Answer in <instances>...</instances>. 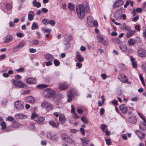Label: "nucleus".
I'll list each match as a JSON object with an SVG mask.
<instances>
[{
    "mask_svg": "<svg viewBox=\"0 0 146 146\" xmlns=\"http://www.w3.org/2000/svg\"><path fill=\"white\" fill-rule=\"evenodd\" d=\"M118 78L122 82L126 83L128 79L126 76L123 74H120L118 76Z\"/></svg>",
    "mask_w": 146,
    "mask_h": 146,
    "instance_id": "obj_9",
    "label": "nucleus"
},
{
    "mask_svg": "<svg viewBox=\"0 0 146 146\" xmlns=\"http://www.w3.org/2000/svg\"><path fill=\"white\" fill-rule=\"evenodd\" d=\"M53 134L50 133H48L47 134L46 137L49 139H51L52 136L53 135Z\"/></svg>",
    "mask_w": 146,
    "mask_h": 146,
    "instance_id": "obj_57",
    "label": "nucleus"
},
{
    "mask_svg": "<svg viewBox=\"0 0 146 146\" xmlns=\"http://www.w3.org/2000/svg\"><path fill=\"white\" fill-rule=\"evenodd\" d=\"M14 118L13 117L11 116H9L7 118L6 121H11L14 120Z\"/></svg>",
    "mask_w": 146,
    "mask_h": 146,
    "instance_id": "obj_51",
    "label": "nucleus"
},
{
    "mask_svg": "<svg viewBox=\"0 0 146 146\" xmlns=\"http://www.w3.org/2000/svg\"><path fill=\"white\" fill-rule=\"evenodd\" d=\"M119 108L120 110L123 113H125L127 112V108L124 104L121 105L119 107Z\"/></svg>",
    "mask_w": 146,
    "mask_h": 146,
    "instance_id": "obj_16",
    "label": "nucleus"
},
{
    "mask_svg": "<svg viewBox=\"0 0 146 146\" xmlns=\"http://www.w3.org/2000/svg\"><path fill=\"white\" fill-rule=\"evenodd\" d=\"M76 11L78 17L80 19H82L84 17L85 12H90L89 5L86 3H84L83 5H77L76 6Z\"/></svg>",
    "mask_w": 146,
    "mask_h": 146,
    "instance_id": "obj_1",
    "label": "nucleus"
},
{
    "mask_svg": "<svg viewBox=\"0 0 146 146\" xmlns=\"http://www.w3.org/2000/svg\"><path fill=\"white\" fill-rule=\"evenodd\" d=\"M42 108L45 109L47 111H49L53 109L52 106L49 102L46 101L43 102L41 104Z\"/></svg>",
    "mask_w": 146,
    "mask_h": 146,
    "instance_id": "obj_5",
    "label": "nucleus"
},
{
    "mask_svg": "<svg viewBox=\"0 0 146 146\" xmlns=\"http://www.w3.org/2000/svg\"><path fill=\"white\" fill-rule=\"evenodd\" d=\"M106 125L104 124H102L101 125V129L103 131H104V129H105L106 127Z\"/></svg>",
    "mask_w": 146,
    "mask_h": 146,
    "instance_id": "obj_56",
    "label": "nucleus"
},
{
    "mask_svg": "<svg viewBox=\"0 0 146 146\" xmlns=\"http://www.w3.org/2000/svg\"><path fill=\"white\" fill-rule=\"evenodd\" d=\"M15 107L17 110L21 111L24 108V103L20 100H17L14 103Z\"/></svg>",
    "mask_w": 146,
    "mask_h": 146,
    "instance_id": "obj_6",
    "label": "nucleus"
},
{
    "mask_svg": "<svg viewBox=\"0 0 146 146\" xmlns=\"http://www.w3.org/2000/svg\"><path fill=\"white\" fill-rule=\"evenodd\" d=\"M43 30L46 33H51L52 30L50 29H44Z\"/></svg>",
    "mask_w": 146,
    "mask_h": 146,
    "instance_id": "obj_53",
    "label": "nucleus"
},
{
    "mask_svg": "<svg viewBox=\"0 0 146 146\" xmlns=\"http://www.w3.org/2000/svg\"><path fill=\"white\" fill-rule=\"evenodd\" d=\"M27 100L28 102L30 103L33 104L35 102V100L34 98L31 96L28 97Z\"/></svg>",
    "mask_w": 146,
    "mask_h": 146,
    "instance_id": "obj_25",
    "label": "nucleus"
},
{
    "mask_svg": "<svg viewBox=\"0 0 146 146\" xmlns=\"http://www.w3.org/2000/svg\"><path fill=\"white\" fill-rule=\"evenodd\" d=\"M143 35L145 38H146V28H144L143 29Z\"/></svg>",
    "mask_w": 146,
    "mask_h": 146,
    "instance_id": "obj_62",
    "label": "nucleus"
},
{
    "mask_svg": "<svg viewBox=\"0 0 146 146\" xmlns=\"http://www.w3.org/2000/svg\"><path fill=\"white\" fill-rule=\"evenodd\" d=\"M68 85L66 83H63L60 84L59 86V88L60 90H65L67 88Z\"/></svg>",
    "mask_w": 146,
    "mask_h": 146,
    "instance_id": "obj_18",
    "label": "nucleus"
},
{
    "mask_svg": "<svg viewBox=\"0 0 146 146\" xmlns=\"http://www.w3.org/2000/svg\"><path fill=\"white\" fill-rule=\"evenodd\" d=\"M49 124L54 127H58V124L56 123L53 121H50L49 122Z\"/></svg>",
    "mask_w": 146,
    "mask_h": 146,
    "instance_id": "obj_38",
    "label": "nucleus"
},
{
    "mask_svg": "<svg viewBox=\"0 0 146 146\" xmlns=\"http://www.w3.org/2000/svg\"><path fill=\"white\" fill-rule=\"evenodd\" d=\"M0 125L2 127L1 129L4 130L6 128V123L4 121H3L0 123Z\"/></svg>",
    "mask_w": 146,
    "mask_h": 146,
    "instance_id": "obj_41",
    "label": "nucleus"
},
{
    "mask_svg": "<svg viewBox=\"0 0 146 146\" xmlns=\"http://www.w3.org/2000/svg\"><path fill=\"white\" fill-rule=\"evenodd\" d=\"M129 31V32L127 33L126 36L127 38L131 37L135 32V30H130Z\"/></svg>",
    "mask_w": 146,
    "mask_h": 146,
    "instance_id": "obj_26",
    "label": "nucleus"
},
{
    "mask_svg": "<svg viewBox=\"0 0 146 146\" xmlns=\"http://www.w3.org/2000/svg\"><path fill=\"white\" fill-rule=\"evenodd\" d=\"M76 56L77 59L79 62H82L84 60V58L78 52H77L76 53Z\"/></svg>",
    "mask_w": 146,
    "mask_h": 146,
    "instance_id": "obj_15",
    "label": "nucleus"
},
{
    "mask_svg": "<svg viewBox=\"0 0 146 146\" xmlns=\"http://www.w3.org/2000/svg\"><path fill=\"white\" fill-rule=\"evenodd\" d=\"M87 23L89 26L91 27H92L94 26H98V23L97 21H94L93 20L90 21H89L88 22H87Z\"/></svg>",
    "mask_w": 146,
    "mask_h": 146,
    "instance_id": "obj_23",
    "label": "nucleus"
},
{
    "mask_svg": "<svg viewBox=\"0 0 146 146\" xmlns=\"http://www.w3.org/2000/svg\"><path fill=\"white\" fill-rule=\"evenodd\" d=\"M101 43L104 45L107 46L108 44V40L106 38H105Z\"/></svg>",
    "mask_w": 146,
    "mask_h": 146,
    "instance_id": "obj_45",
    "label": "nucleus"
},
{
    "mask_svg": "<svg viewBox=\"0 0 146 146\" xmlns=\"http://www.w3.org/2000/svg\"><path fill=\"white\" fill-rule=\"evenodd\" d=\"M97 38L98 41L101 43L103 41L105 38L102 35H98L97 36Z\"/></svg>",
    "mask_w": 146,
    "mask_h": 146,
    "instance_id": "obj_36",
    "label": "nucleus"
},
{
    "mask_svg": "<svg viewBox=\"0 0 146 146\" xmlns=\"http://www.w3.org/2000/svg\"><path fill=\"white\" fill-rule=\"evenodd\" d=\"M20 125V124L19 123L16 122L13 125V127L15 128H17Z\"/></svg>",
    "mask_w": 146,
    "mask_h": 146,
    "instance_id": "obj_58",
    "label": "nucleus"
},
{
    "mask_svg": "<svg viewBox=\"0 0 146 146\" xmlns=\"http://www.w3.org/2000/svg\"><path fill=\"white\" fill-rule=\"evenodd\" d=\"M15 117L16 119H22L23 118L26 117L27 116L21 113H16L15 115Z\"/></svg>",
    "mask_w": 146,
    "mask_h": 146,
    "instance_id": "obj_21",
    "label": "nucleus"
},
{
    "mask_svg": "<svg viewBox=\"0 0 146 146\" xmlns=\"http://www.w3.org/2000/svg\"><path fill=\"white\" fill-rule=\"evenodd\" d=\"M68 8L71 11H73L74 8V5L71 3H69L68 4Z\"/></svg>",
    "mask_w": 146,
    "mask_h": 146,
    "instance_id": "obj_43",
    "label": "nucleus"
},
{
    "mask_svg": "<svg viewBox=\"0 0 146 146\" xmlns=\"http://www.w3.org/2000/svg\"><path fill=\"white\" fill-rule=\"evenodd\" d=\"M29 51L31 53H35L36 52V50L33 48H30L29 49Z\"/></svg>",
    "mask_w": 146,
    "mask_h": 146,
    "instance_id": "obj_60",
    "label": "nucleus"
},
{
    "mask_svg": "<svg viewBox=\"0 0 146 146\" xmlns=\"http://www.w3.org/2000/svg\"><path fill=\"white\" fill-rule=\"evenodd\" d=\"M101 77L102 78L103 80L105 79L107 77V75H106V74H101Z\"/></svg>",
    "mask_w": 146,
    "mask_h": 146,
    "instance_id": "obj_61",
    "label": "nucleus"
},
{
    "mask_svg": "<svg viewBox=\"0 0 146 146\" xmlns=\"http://www.w3.org/2000/svg\"><path fill=\"white\" fill-rule=\"evenodd\" d=\"M131 61L132 62V65L134 68H136L137 67V65L136 62L135 61V60L134 58L131 57L130 58Z\"/></svg>",
    "mask_w": 146,
    "mask_h": 146,
    "instance_id": "obj_29",
    "label": "nucleus"
},
{
    "mask_svg": "<svg viewBox=\"0 0 146 146\" xmlns=\"http://www.w3.org/2000/svg\"><path fill=\"white\" fill-rule=\"evenodd\" d=\"M120 48L122 51L125 52L127 51V47L126 45H122L119 46Z\"/></svg>",
    "mask_w": 146,
    "mask_h": 146,
    "instance_id": "obj_31",
    "label": "nucleus"
},
{
    "mask_svg": "<svg viewBox=\"0 0 146 146\" xmlns=\"http://www.w3.org/2000/svg\"><path fill=\"white\" fill-rule=\"evenodd\" d=\"M136 40L133 38H130L128 41V43L129 45H133L135 43Z\"/></svg>",
    "mask_w": 146,
    "mask_h": 146,
    "instance_id": "obj_30",
    "label": "nucleus"
},
{
    "mask_svg": "<svg viewBox=\"0 0 146 146\" xmlns=\"http://www.w3.org/2000/svg\"><path fill=\"white\" fill-rule=\"evenodd\" d=\"M32 43L33 45H37L39 43V42L37 40H34L32 41Z\"/></svg>",
    "mask_w": 146,
    "mask_h": 146,
    "instance_id": "obj_50",
    "label": "nucleus"
},
{
    "mask_svg": "<svg viewBox=\"0 0 146 146\" xmlns=\"http://www.w3.org/2000/svg\"><path fill=\"white\" fill-rule=\"evenodd\" d=\"M26 82L29 84H34L36 83V81L35 78H29L26 80Z\"/></svg>",
    "mask_w": 146,
    "mask_h": 146,
    "instance_id": "obj_12",
    "label": "nucleus"
},
{
    "mask_svg": "<svg viewBox=\"0 0 146 146\" xmlns=\"http://www.w3.org/2000/svg\"><path fill=\"white\" fill-rule=\"evenodd\" d=\"M53 135H52L51 139L53 140H56L58 139V136L57 135L53 134Z\"/></svg>",
    "mask_w": 146,
    "mask_h": 146,
    "instance_id": "obj_46",
    "label": "nucleus"
},
{
    "mask_svg": "<svg viewBox=\"0 0 146 146\" xmlns=\"http://www.w3.org/2000/svg\"><path fill=\"white\" fill-rule=\"evenodd\" d=\"M33 4L35 7L37 8L40 7L41 6L40 3L39 2H37L36 0H34L33 1Z\"/></svg>",
    "mask_w": 146,
    "mask_h": 146,
    "instance_id": "obj_27",
    "label": "nucleus"
},
{
    "mask_svg": "<svg viewBox=\"0 0 146 146\" xmlns=\"http://www.w3.org/2000/svg\"><path fill=\"white\" fill-rule=\"evenodd\" d=\"M25 43L23 42H22L19 44L17 46L14 47V49H15L16 48H22L24 45Z\"/></svg>",
    "mask_w": 146,
    "mask_h": 146,
    "instance_id": "obj_40",
    "label": "nucleus"
},
{
    "mask_svg": "<svg viewBox=\"0 0 146 146\" xmlns=\"http://www.w3.org/2000/svg\"><path fill=\"white\" fill-rule=\"evenodd\" d=\"M136 134L139 137L140 139H141L143 138L145 135V134L142 133L141 131L137 130L136 131Z\"/></svg>",
    "mask_w": 146,
    "mask_h": 146,
    "instance_id": "obj_22",
    "label": "nucleus"
},
{
    "mask_svg": "<svg viewBox=\"0 0 146 146\" xmlns=\"http://www.w3.org/2000/svg\"><path fill=\"white\" fill-rule=\"evenodd\" d=\"M75 90L73 89H71L69 92V94L68 95L67 102H70L72 101V98L73 97V94Z\"/></svg>",
    "mask_w": 146,
    "mask_h": 146,
    "instance_id": "obj_10",
    "label": "nucleus"
},
{
    "mask_svg": "<svg viewBox=\"0 0 146 146\" xmlns=\"http://www.w3.org/2000/svg\"><path fill=\"white\" fill-rule=\"evenodd\" d=\"M46 65L47 66H51L52 64V63L51 62V61H47L46 62Z\"/></svg>",
    "mask_w": 146,
    "mask_h": 146,
    "instance_id": "obj_59",
    "label": "nucleus"
},
{
    "mask_svg": "<svg viewBox=\"0 0 146 146\" xmlns=\"http://www.w3.org/2000/svg\"><path fill=\"white\" fill-rule=\"evenodd\" d=\"M17 36L18 37L21 38L24 36V35L22 33H18L17 34Z\"/></svg>",
    "mask_w": 146,
    "mask_h": 146,
    "instance_id": "obj_63",
    "label": "nucleus"
},
{
    "mask_svg": "<svg viewBox=\"0 0 146 146\" xmlns=\"http://www.w3.org/2000/svg\"><path fill=\"white\" fill-rule=\"evenodd\" d=\"M45 120L44 117L38 116L36 121L42 122Z\"/></svg>",
    "mask_w": 146,
    "mask_h": 146,
    "instance_id": "obj_42",
    "label": "nucleus"
},
{
    "mask_svg": "<svg viewBox=\"0 0 146 146\" xmlns=\"http://www.w3.org/2000/svg\"><path fill=\"white\" fill-rule=\"evenodd\" d=\"M123 0H118L116 1L113 4V8L115 9L123 5Z\"/></svg>",
    "mask_w": 146,
    "mask_h": 146,
    "instance_id": "obj_8",
    "label": "nucleus"
},
{
    "mask_svg": "<svg viewBox=\"0 0 146 146\" xmlns=\"http://www.w3.org/2000/svg\"><path fill=\"white\" fill-rule=\"evenodd\" d=\"M105 141H106V144L108 145H111V142L110 139H106Z\"/></svg>",
    "mask_w": 146,
    "mask_h": 146,
    "instance_id": "obj_54",
    "label": "nucleus"
},
{
    "mask_svg": "<svg viewBox=\"0 0 146 146\" xmlns=\"http://www.w3.org/2000/svg\"><path fill=\"white\" fill-rule=\"evenodd\" d=\"M12 82L15 86L19 88H26L27 87V85L21 81L15 80H13Z\"/></svg>",
    "mask_w": 146,
    "mask_h": 146,
    "instance_id": "obj_4",
    "label": "nucleus"
},
{
    "mask_svg": "<svg viewBox=\"0 0 146 146\" xmlns=\"http://www.w3.org/2000/svg\"><path fill=\"white\" fill-rule=\"evenodd\" d=\"M122 26L123 29L127 31H129L131 30L130 27L129 26L126 25L125 23H123Z\"/></svg>",
    "mask_w": 146,
    "mask_h": 146,
    "instance_id": "obj_28",
    "label": "nucleus"
},
{
    "mask_svg": "<svg viewBox=\"0 0 146 146\" xmlns=\"http://www.w3.org/2000/svg\"><path fill=\"white\" fill-rule=\"evenodd\" d=\"M112 40L113 42L117 44H120L121 43V41L118 38H113L112 39Z\"/></svg>",
    "mask_w": 146,
    "mask_h": 146,
    "instance_id": "obj_39",
    "label": "nucleus"
},
{
    "mask_svg": "<svg viewBox=\"0 0 146 146\" xmlns=\"http://www.w3.org/2000/svg\"><path fill=\"white\" fill-rule=\"evenodd\" d=\"M140 129L142 131L145 130L146 129V121L144 120L143 121L141 122L139 125Z\"/></svg>",
    "mask_w": 146,
    "mask_h": 146,
    "instance_id": "obj_13",
    "label": "nucleus"
},
{
    "mask_svg": "<svg viewBox=\"0 0 146 146\" xmlns=\"http://www.w3.org/2000/svg\"><path fill=\"white\" fill-rule=\"evenodd\" d=\"M38 25L35 22H33L31 27V29L33 30H34L36 29H38Z\"/></svg>",
    "mask_w": 146,
    "mask_h": 146,
    "instance_id": "obj_34",
    "label": "nucleus"
},
{
    "mask_svg": "<svg viewBox=\"0 0 146 146\" xmlns=\"http://www.w3.org/2000/svg\"><path fill=\"white\" fill-rule=\"evenodd\" d=\"M120 11L118 10H116L114 13L113 16L116 19H119L121 17Z\"/></svg>",
    "mask_w": 146,
    "mask_h": 146,
    "instance_id": "obj_14",
    "label": "nucleus"
},
{
    "mask_svg": "<svg viewBox=\"0 0 146 146\" xmlns=\"http://www.w3.org/2000/svg\"><path fill=\"white\" fill-rule=\"evenodd\" d=\"M44 56L48 60L52 61L54 59L53 56L50 54H44Z\"/></svg>",
    "mask_w": 146,
    "mask_h": 146,
    "instance_id": "obj_11",
    "label": "nucleus"
},
{
    "mask_svg": "<svg viewBox=\"0 0 146 146\" xmlns=\"http://www.w3.org/2000/svg\"><path fill=\"white\" fill-rule=\"evenodd\" d=\"M12 6L10 4L7 3L6 5V8L7 10H9L11 8Z\"/></svg>",
    "mask_w": 146,
    "mask_h": 146,
    "instance_id": "obj_52",
    "label": "nucleus"
},
{
    "mask_svg": "<svg viewBox=\"0 0 146 146\" xmlns=\"http://www.w3.org/2000/svg\"><path fill=\"white\" fill-rule=\"evenodd\" d=\"M48 86L47 85L41 84L38 85L37 86V88L39 89H42L46 88Z\"/></svg>",
    "mask_w": 146,
    "mask_h": 146,
    "instance_id": "obj_37",
    "label": "nucleus"
},
{
    "mask_svg": "<svg viewBox=\"0 0 146 146\" xmlns=\"http://www.w3.org/2000/svg\"><path fill=\"white\" fill-rule=\"evenodd\" d=\"M38 116V115L36 114L33 113L32 114L31 118L35 121H36Z\"/></svg>",
    "mask_w": 146,
    "mask_h": 146,
    "instance_id": "obj_35",
    "label": "nucleus"
},
{
    "mask_svg": "<svg viewBox=\"0 0 146 146\" xmlns=\"http://www.w3.org/2000/svg\"><path fill=\"white\" fill-rule=\"evenodd\" d=\"M55 93L53 90L50 88H46L44 90L43 94L46 98H51Z\"/></svg>",
    "mask_w": 146,
    "mask_h": 146,
    "instance_id": "obj_3",
    "label": "nucleus"
},
{
    "mask_svg": "<svg viewBox=\"0 0 146 146\" xmlns=\"http://www.w3.org/2000/svg\"><path fill=\"white\" fill-rule=\"evenodd\" d=\"M137 52L139 56L141 57H145L146 56V50L140 48L139 49Z\"/></svg>",
    "mask_w": 146,
    "mask_h": 146,
    "instance_id": "obj_7",
    "label": "nucleus"
},
{
    "mask_svg": "<svg viewBox=\"0 0 146 146\" xmlns=\"http://www.w3.org/2000/svg\"><path fill=\"white\" fill-rule=\"evenodd\" d=\"M129 121L132 123H135L137 122V119L135 117L133 116L130 118Z\"/></svg>",
    "mask_w": 146,
    "mask_h": 146,
    "instance_id": "obj_32",
    "label": "nucleus"
},
{
    "mask_svg": "<svg viewBox=\"0 0 146 146\" xmlns=\"http://www.w3.org/2000/svg\"><path fill=\"white\" fill-rule=\"evenodd\" d=\"M61 136L63 141L66 143L72 145L75 143V141L71 139L69 136L66 133H62L61 135Z\"/></svg>",
    "mask_w": 146,
    "mask_h": 146,
    "instance_id": "obj_2",
    "label": "nucleus"
},
{
    "mask_svg": "<svg viewBox=\"0 0 146 146\" xmlns=\"http://www.w3.org/2000/svg\"><path fill=\"white\" fill-rule=\"evenodd\" d=\"M54 63L56 66H59L60 64V62L56 59L54 60Z\"/></svg>",
    "mask_w": 146,
    "mask_h": 146,
    "instance_id": "obj_47",
    "label": "nucleus"
},
{
    "mask_svg": "<svg viewBox=\"0 0 146 146\" xmlns=\"http://www.w3.org/2000/svg\"><path fill=\"white\" fill-rule=\"evenodd\" d=\"M71 113H75V108L74 107V106L73 105H71Z\"/></svg>",
    "mask_w": 146,
    "mask_h": 146,
    "instance_id": "obj_49",
    "label": "nucleus"
},
{
    "mask_svg": "<svg viewBox=\"0 0 146 146\" xmlns=\"http://www.w3.org/2000/svg\"><path fill=\"white\" fill-rule=\"evenodd\" d=\"M66 120V118L64 115L61 114L59 115V120L62 124L64 123Z\"/></svg>",
    "mask_w": 146,
    "mask_h": 146,
    "instance_id": "obj_20",
    "label": "nucleus"
},
{
    "mask_svg": "<svg viewBox=\"0 0 146 146\" xmlns=\"http://www.w3.org/2000/svg\"><path fill=\"white\" fill-rule=\"evenodd\" d=\"M48 24H50L52 26H53L55 25V22L53 20H49Z\"/></svg>",
    "mask_w": 146,
    "mask_h": 146,
    "instance_id": "obj_48",
    "label": "nucleus"
},
{
    "mask_svg": "<svg viewBox=\"0 0 146 146\" xmlns=\"http://www.w3.org/2000/svg\"><path fill=\"white\" fill-rule=\"evenodd\" d=\"M139 18V16L137 15L136 16L132 18V20L133 21L136 22L138 19Z\"/></svg>",
    "mask_w": 146,
    "mask_h": 146,
    "instance_id": "obj_55",
    "label": "nucleus"
},
{
    "mask_svg": "<svg viewBox=\"0 0 146 146\" xmlns=\"http://www.w3.org/2000/svg\"><path fill=\"white\" fill-rule=\"evenodd\" d=\"M13 38V37L11 35H8L4 38V42L7 43L11 41Z\"/></svg>",
    "mask_w": 146,
    "mask_h": 146,
    "instance_id": "obj_19",
    "label": "nucleus"
},
{
    "mask_svg": "<svg viewBox=\"0 0 146 146\" xmlns=\"http://www.w3.org/2000/svg\"><path fill=\"white\" fill-rule=\"evenodd\" d=\"M81 119L84 123H87L88 122V119L85 116L82 117Z\"/></svg>",
    "mask_w": 146,
    "mask_h": 146,
    "instance_id": "obj_33",
    "label": "nucleus"
},
{
    "mask_svg": "<svg viewBox=\"0 0 146 146\" xmlns=\"http://www.w3.org/2000/svg\"><path fill=\"white\" fill-rule=\"evenodd\" d=\"M142 68L144 71L146 72V64H143L142 66Z\"/></svg>",
    "mask_w": 146,
    "mask_h": 146,
    "instance_id": "obj_64",
    "label": "nucleus"
},
{
    "mask_svg": "<svg viewBox=\"0 0 146 146\" xmlns=\"http://www.w3.org/2000/svg\"><path fill=\"white\" fill-rule=\"evenodd\" d=\"M80 139L82 141V144L83 146H87L88 142L89 141V140L86 137L82 138H80Z\"/></svg>",
    "mask_w": 146,
    "mask_h": 146,
    "instance_id": "obj_17",
    "label": "nucleus"
},
{
    "mask_svg": "<svg viewBox=\"0 0 146 146\" xmlns=\"http://www.w3.org/2000/svg\"><path fill=\"white\" fill-rule=\"evenodd\" d=\"M34 14V13L33 11H30L28 14V19L30 21H32L33 19V15Z\"/></svg>",
    "mask_w": 146,
    "mask_h": 146,
    "instance_id": "obj_24",
    "label": "nucleus"
},
{
    "mask_svg": "<svg viewBox=\"0 0 146 146\" xmlns=\"http://www.w3.org/2000/svg\"><path fill=\"white\" fill-rule=\"evenodd\" d=\"M49 20L47 19H44L42 20V22L44 24L47 25L48 24Z\"/></svg>",
    "mask_w": 146,
    "mask_h": 146,
    "instance_id": "obj_44",
    "label": "nucleus"
}]
</instances>
